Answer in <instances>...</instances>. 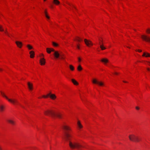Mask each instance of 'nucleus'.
Masks as SVG:
<instances>
[{
  "mask_svg": "<svg viewBox=\"0 0 150 150\" xmlns=\"http://www.w3.org/2000/svg\"><path fill=\"white\" fill-rule=\"evenodd\" d=\"M69 145L71 148L74 149L76 148L79 149V148L82 147V146L79 143L76 142H72L70 141L69 142Z\"/></svg>",
  "mask_w": 150,
  "mask_h": 150,
  "instance_id": "obj_1",
  "label": "nucleus"
},
{
  "mask_svg": "<svg viewBox=\"0 0 150 150\" xmlns=\"http://www.w3.org/2000/svg\"><path fill=\"white\" fill-rule=\"evenodd\" d=\"M45 115H50L52 117H54L55 116H57L59 118H61V115L59 114H55V113L52 110H47L44 112Z\"/></svg>",
  "mask_w": 150,
  "mask_h": 150,
  "instance_id": "obj_2",
  "label": "nucleus"
},
{
  "mask_svg": "<svg viewBox=\"0 0 150 150\" xmlns=\"http://www.w3.org/2000/svg\"><path fill=\"white\" fill-rule=\"evenodd\" d=\"M1 94L9 102H11L14 105L19 104V103L18 100L15 99H9L8 97L5 95L4 93L1 92Z\"/></svg>",
  "mask_w": 150,
  "mask_h": 150,
  "instance_id": "obj_3",
  "label": "nucleus"
},
{
  "mask_svg": "<svg viewBox=\"0 0 150 150\" xmlns=\"http://www.w3.org/2000/svg\"><path fill=\"white\" fill-rule=\"evenodd\" d=\"M129 138L130 140L134 142H139L140 141V139L134 134H132L129 136Z\"/></svg>",
  "mask_w": 150,
  "mask_h": 150,
  "instance_id": "obj_4",
  "label": "nucleus"
},
{
  "mask_svg": "<svg viewBox=\"0 0 150 150\" xmlns=\"http://www.w3.org/2000/svg\"><path fill=\"white\" fill-rule=\"evenodd\" d=\"M71 137L72 135L71 134L69 133L68 132H65L63 138L66 141L69 140L70 138Z\"/></svg>",
  "mask_w": 150,
  "mask_h": 150,
  "instance_id": "obj_5",
  "label": "nucleus"
},
{
  "mask_svg": "<svg viewBox=\"0 0 150 150\" xmlns=\"http://www.w3.org/2000/svg\"><path fill=\"white\" fill-rule=\"evenodd\" d=\"M49 96H50V98L53 100L55 99L56 98V96L54 94H51V93L47 94L46 96L43 95L42 96V97L44 98H46Z\"/></svg>",
  "mask_w": 150,
  "mask_h": 150,
  "instance_id": "obj_6",
  "label": "nucleus"
},
{
  "mask_svg": "<svg viewBox=\"0 0 150 150\" xmlns=\"http://www.w3.org/2000/svg\"><path fill=\"white\" fill-rule=\"evenodd\" d=\"M141 37L144 40L148 42H150V37L147 36L142 35H141Z\"/></svg>",
  "mask_w": 150,
  "mask_h": 150,
  "instance_id": "obj_7",
  "label": "nucleus"
},
{
  "mask_svg": "<svg viewBox=\"0 0 150 150\" xmlns=\"http://www.w3.org/2000/svg\"><path fill=\"white\" fill-rule=\"evenodd\" d=\"M92 82L93 83H96L100 86H102L103 85V83L102 82L98 81L96 79H94L92 81Z\"/></svg>",
  "mask_w": 150,
  "mask_h": 150,
  "instance_id": "obj_8",
  "label": "nucleus"
},
{
  "mask_svg": "<svg viewBox=\"0 0 150 150\" xmlns=\"http://www.w3.org/2000/svg\"><path fill=\"white\" fill-rule=\"evenodd\" d=\"M84 41L87 46L89 47L90 45H93V44L91 41L86 39H85Z\"/></svg>",
  "mask_w": 150,
  "mask_h": 150,
  "instance_id": "obj_9",
  "label": "nucleus"
},
{
  "mask_svg": "<svg viewBox=\"0 0 150 150\" xmlns=\"http://www.w3.org/2000/svg\"><path fill=\"white\" fill-rule=\"evenodd\" d=\"M40 63L42 65L45 64V60L44 58H41L40 60Z\"/></svg>",
  "mask_w": 150,
  "mask_h": 150,
  "instance_id": "obj_10",
  "label": "nucleus"
},
{
  "mask_svg": "<svg viewBox=\"0 0 150 150\" xmlns=\"http://www.w3.org/2000/svg\"><path fill=\"white\" fill-rule=\"evenodd\" d=\"M54 55L56 58H58L60 56L61 54L59 53L58 51H54Z\"/></svg>",
  "mask_w": 150,
  "mask_h": 150,
  "instance_id": "obj_11",
  "label": "nucleus"
},
{
  "mask_svg": "<svg viewBox=\"0 0 150 150\" xmlns=\"http://www.w3.org/2000/svg\"><path fill=\"white\" fill-rule=\"evenodd\" d=\"M15 43L18 47L20 48L21 47L22 45V42L18 41H16Z\"/></svg>",
  "mask_w": 150,
  "mask_h": 150,
  "instance_id": "obj_12",
  "label": "nucleus"
},
{
  "mask_svg": "<svg viewBox=\"0 0 150 150\" xmlns=\"http://www.w3.org/2000/svg\"><path fill=\"white\" fill-rule=\"evenodd\" d=\"M27 84L29 89L30 90H32L33 88V84L29 82H28Z\"/></svg>",
  "mask_w": 150,
  "mask_h": 150,
  "instance_id": "obj_13",
  "label": "nucleus"
},
{
  "mask_svg": "<svg viewBox=\"0 0 150 150\" xmlns=\"http://www.w3.org/2000/svg\"><path fill=\"white\" fill-rule=\"evenodd\" d=\"M46 50L47 52L49 54H50L51 52L54 51V50L52 48H46Z\"/></svg>",
  "mask_w": 150,
  "mask_h": 150,
  "instance_id": "obj_14",
  "label": "nucleus"
},
{
  "mask_svg": "<svg viewBox=\"0 0 150 150\" xmlns=\"http://www.w3.org/2000/svg\"><path fill=\"white\" fill-rule=\"evenodd\" d=\"M62 128L64 129L66 131H69V130H71V129H70V128L69 127H68L67 126L63 125L62 126Z\"/></svg>",
  "mask_w": 150,
  "mask_h": 150,
  "instance_id": "obj_15",
  "label": "nucleus"
},
{
  "mask_svg": "<svg viewBox=\"0 0 150 150\" xmlns=\"http://www.w3.org/2000/svg\"><path fill=\"white\" fill-rule=\"evenodd\" d=\"M142 56L143 57H150V54L148 53L144 52L143 53Z\"/></svg>",
  "mask_w": 150,
  "mask_h": 150,
  "instance_id": "obj_16",
  "label": "nucleus"
},
{
  "mask_svg": "<svg viewBox=\"0 0 150 150\" xmlns=\"http://www.w3.org/2000/svg\"><path fill=\"white\" fill-rule=\"evenodd\" d=\"M29 53L30 54V57L31 58H33L34 57L35 53L34 51H31Z\"/></svg>",
  "mask_w": 150,
  "mask_h": 150,
  "instance_id": "obj_17",
  "label": "nucleus"
},
{
  "mask_svg": "<svg viewBox=\"0 0 150 150\" xmlns=\"http://www.w3.org/2000/svg\"><path fill=\"white\" fill-rule=\"evenodd\" d=\"M99 44L100 45V47L102 50H103L106 49V48L104 46L103 44H101L100 42L99 43Z\"/></svg>",
  "mask_w": 150,
  "mask_h": 150,
  "instance_id": "obj_18",
  "label": "nucleus"
},
{
  "mask_svg": "<svg viewBox=\"0 0 150 150\" xmlns=\"http://www.w3.org/2000/svg\"><path fill=\"white\" fill-rule=\"evenodd\" d=\"M53 3L56 5H58L60 4V2L58 0H53Z\"/></svg>",
  "mask_w": 150,
  "mask_h": 150,
  "instance_id": "obj_19",
  "label": "nucleus"
},
{
  "mask_svg": "<svg viewBox=\"0 0 150 150\" xmlns=\"http://www.w3.org/2000/svg\"><path fill=\"white\" fill-rule=\"evenodd\" d=\"M7 121L9 123L11 124L12 125H14L15 122L13 120H8Z\"/></svg>",
  "mask_w": 150,
  "mask_h": 150,
  "instance_id": "obj_20",
  "label": "nucleus"
},
{
  "mask_svg": "<svg viewBox=\"0 0 150 150\" xmlns=\"http://www.w3.org/2000/svg\"><path fill=\"white\" fill-rule=\"evenodd\" d=\"M71 80L72 82L74 83V84L75 85H78V82L74 79H72Z\"/></svg>",
  "mask_w": 150,
  "mask_h": 150,
  "instance_id": "obj_21",
  "label": "nucleus"
},
{
  "mask_svg": "<svg viewBox=\"0 0 150 150\" xmlns=\"http://www.w3.org/2000/svg\"><path fill=\"white\" fill-rule=\"evenodd\" d=\"M77 125L79 129H81L82 128L83 126L81 125V124L80 123V122L79 121H78L77 122Z\"/></svg>",
  "mask_w": 150,
  "mask_h": 150,
  "instance_id": "obj_22",
  "label": "nucleus"
},
{
  "mask_svg": "<svg viewBox=\"0 0 150 150\" xmlns=\"http://www.w3.org/2000/svg\"><path fill=\"white\" fill-rule=\"evenodd\" d=\"M101 61L104 62L105 63H107L108 62V60L107 59H101Z\"/></svg>",
  "mask_w": 150,
  "mask_h": 150,
  "instance_id": "obj_23",
  "label": "nucleus"
},
{
  "mask_svg": "<svg viewBox=\"0 0 150 150\" xmlns=\"http://www.w3.org/2000/svg\"><path fill=\"white\" fill-rule=\"evenodd\" d=\"M66 3L68 4L70 6H72L76 10H77V8H76L75 6H74L72 4H70V3L67 2H66Z\"/></svg>",
  "mask_w": 150,
  "mask_h": 150,
  "instance_id": "obj_24",
  "label": "nucleus"
},
{
  "mask_svg": "<svg viewBox=\"0 0 150 150\" xmlns=\"http://www.w3.org/2000/svg\"><path fill=\"white\" fill-rule=\"evenodd\" d=\"M27 47L29 50H30L33 49V47L30 45H27Z\"/></svg>",
  "mask_w": 150,
  "mask_h": 150,
  "instance_id": "obj_25",
  "label": "nucleus"
},
{
  "mask_svg": "<svg viewBox=\"0 0 150 150\" xmlns=\"http://www.w3.org/2000/svg\"><path fill=\"white\" fill-rule=\"evenodd\" d=\"M4 108L3 106H2V105L0 106V111L1 112L3 111L4 110Z\"/></svg>",
  "mask_w": 150,
  "mask_h": 150,
  "instance_id": "obj_26",
  "label": "nucleus"
},
{
  "mask_svg": "<svg viewBox=\"0 0 150 150\" xmlns=\"http://www.w3.org/2000/svg\"><path fill=\"white\" fill-rule=\"evenodd\" d=\"M45 17L47 18L48 19H49L50 18V17L47 15V12L46 11H45Z\"/></svg>",
  "mask_w": 150,
  "mask_h": 150,
  "instance_id": "obj_27",
  "label": "nucleus"
},
{
  "mask_svg": "<svg viewBox=\"0 0 150 150\" xmlns=\"http://www.w3.org/2000/svg\"><path fill=\"white\" fill-rule=\"evenodd\" d=\"M82 68L80 65H79L77 67V69L78 71H80L82 70Z\"/></svg>",
  "mask_w": 150,
  "mask_h": 150,
  "instance_id": "obj_28",
  "label": "nucleus"
},
{
  "mask_svg": "<svg viewBox=\"0 0 150 150\" xmlns=\"http://www.w3.org/2000/svg\"><path fill=\"white\" fill-rule=\"evenodd\" d=\"M69 68L72 71H73L74 70V67L72 65H69Z\"/></svg>",
  "mask_w": 150,
  "mask_h": 150,
  "instance_id": "obj_29",
  "label": "nucleus"
},
{
  "mask_svg": "<svg viewBox=\"0 0 150 150\" xmlns=\"http://www.w3.org/2000/svg\"><path fill=\"white\" fill-rule=\"evenodd\" d=\"M52 43L53 45L55 47H57L58 45L57 43L54 42H52Z\"/></svg>",
  "mask_w": 150,
  "mask_h": 150,
  "instance_id": "obj_30",
  "label": "nucleus"
},
{
  "mask_svg": "<svg viewBox=\"0 0 150 150\" xmlns=\"http://www.w3.org/2000/svg\"><path fill=\"white\" fill-rule=\"evenodd\" d=\"M5 33H6L8 37H10V35L9 33L7 32V29H6V31L4 32Z\"/></svg>",
  "mask_w": 150,
  "mask_h": 150,
  "instance_id": "obj_31",
  "label": "nucleus"
},
{
  "mask_svg": "<svg viewBox=\"0 0 150 150\" xmlns=\"http://www.w3.org/2000/svg\"><path fill=\"white\" fill-rule=\"evenodd\" d=\"M0 31H4V30L2 28V26L0 25Z\"/></svg>",
  "mask_w": 150,
  "mask_h": 150,
  "instance_id": "obj_32",
  "label": "nucleus"
},
{
  "mask_svg": "<svg viewBox=\"0 0 150 150\" xmlns=\"http://www.w3.org/2000/svg\"><path fill=\"white\" fill-rule=\"evenodd\" d=\"M146 32L147 33L150 34V29L149 28L147 29L146 30Z\"/></svg>",
  "mask_w": 150,
  "mask_h": 150,
  "instance_id": "obj_33",
  "label": "nucleus"
},
{
  "mask_svg": "<svg viewBox=\"0 0 150 150\" xmlns=\"http://www.w3.org/2000/svg\"><path fill=\"white\" fill-rule=\"evenodd\" d=\"M75 40H76L78 42H80V40L79 39V38L77 37V38H76Z\"/></svg>",
  "mask_w": 150,
  "mask_h": 150,
  "instance_id": "obj_34",
  "label": "nucleus"
},
{
  "mask_svg": "<svg viewBox=\"0 0 150 150\" xmlns=\"http://www.w3.org/2000/svg\"><path fill=\"white\" fill-rule=\"evenodd\" d=\"M59 57H60V58L61 59H64V58L63 57V55L62 54H61Z\"/></svg>",
  "mask_w": 150,
  "mask_h": 150,
  "instance_id": "obj_35",
  "label": "nucleus"
},
{
  "mask_svg": "<svg viewBox=\"0 0 150 150\" xmlns=\"http://www.w3.org/2000/svg\"><path fill=\"white\" fill-rule=\"evenodd\" d=\"M76 47H77V48L78 49H80L79 45H78H78H76Z\"/></svg>",
  "mask_w": 150,
  "mask_h": 150,
  "instance_id": "obj_36",
  "label": "nucleus"
},
{
  "mask_svg": "<svg viewBox=\"0 0 150 150\" xmlns=\"http://www.w3.org/2000/svg\"><path fill=\"white\" fill-rule=\"evenodd\" d=\"M99 43L100 42L101 44H103V41L101 40H100L99 39Z\"/></svg>",
  "mask_w": 150,
  "mask_h": 150,
  "instance_id": "obj_37",
  "label": "nucleus"
},
{
  "mask_svg": "<svg viewBox=\"0 0 150 150\" xmlns=\"http://www.w3.org/2000/svg\"><path fill=\"white\" fill-rule=\"evenodd\" d=\"M78 62H81V59H80V58L79 57V58H78Z\"/></svg>",
  "mask_w": 150,
  "mask_h": 150,
  "instance_id": "obj_38",
  "label": "nucleus"
},
{
  "mask_svg": "<svg viewBox=\"0 0 150 150\" xmlns=\"http://www.w3.org/2000/svg\"><path fill=\"white\" fill-rule=\"evenodd\" d=\"M136 109L137 110H138L139 109V108L137 106L136 107Z\"/></svg>",
  "mask_w": 150,
  "mask_h": 150,
  "instance_id": "obj_39",
  "label": "nucleus"
},
{
  "mask_svg": "<svg viewBox=\"0 0 150 150\" xmlns=\"http://www.w3.org/2000/svg\"><path fill=\"white\" fill-rule=\"evenodd\" d=\"M137 51H138L139 52H141L142 51V50H137Z\"/></svg>",
  "mask_w": 150,
  "mask_h": 150,
  "instance_id": "obj_40",
  "label": "nucleus"
},
{
  "mask_svg": "<svg viewBox=\"0 0 150 150\" xmlns=\"http://www.w3.org/2000/svg\"><path fill=\"white\" fill-rule=\"evenodd\" d=\"M114 74H115L116 75H117L118 74V73H117L116 72H115Z\"/></svg>",
  "mask_w": 150,
  "mask_h": 150,
  "instance_id": "obj_41",
  "label": "nucleus"
},
{
  "mask_svg": "<svg viewBox=\"0 0 150 150\" xmlns=\"http://www.w3.org/2000/svg\"><path fill=\"white\" fill-rule=\"evenodd\" d=\"M21 105V106L23 108H24V109H25V107H24V106H22V105Z\"/></svg>",
  "mask_w": 150,
  "mask_h": 150,
  "instance_id": "obj_42",
  "label": "nucleus"
},
{
  "mask_svg": "<svg viewBox=\"0 0 150 150\" xmlns=\"http://www.w3.org/2000/svg\"><path fill=\"white\" fill-rule=\"evenodd\" d=\"M79 39L80 40V41H81V40H82V39L81 38H79Z\"/></svg>",
  "mask_w": 150,
  "mask_h": 150,
  "instance_id": "obj_43",
  "label": "nucleus"
},
{
  "mask_svg": "<svg viewBox=\"0 0 150 150\" xmlns=\"http://www.w3.org/2000/svg\"><path fill=\"white\" fill-rule=\"evenodd\" d=\"M148 62L149 63V64L150 65V62Z\"/></svg>",
  "mask_w": 150,
  "mask_h": 150,
  "instance_id": "obj_44",
  "label": "nucleus"
},
{
  "mask_svg": "<svg viewBox=\"0 0 150 150\" xmlns=\"http://www.w3.org/2000/svg\"><path fill=\"white\" fill-rule=\"evenodd\" d=\"M147 69L148 71H149L150 70V69L149 68H147Z\"/></svg>",
  "mask_w": 150,
  "mask_h": 150,
  "instance_id": "obj_45",
  "label": "nucleus"
},
{
  "mask_svg": "<svg viewBox=\"0 0 150 150\" xmlns=\"http://www.w3.org/2000/svg\"><path fill=\"white\" fill-rule=\"evenodd\" d=\"M41 55L42 56H44V55H43V54H42Z\"/></svg>",
  "mask_w": 150,
  "mask_h": 150,
  "instance_id": "obj_46",
  "label": "nucleus"
},
{
  "mask_svg": "<svg viewBox=\"0 0 150 150\" xmlns=\"http://www.w3.org/2000/svg\"><path fill=\"white\" fill-rule=\"evenodd\" d=\"M123 82H125V83H127V82L126 81H123Z\"/></svg>",
  "mask_w": 150,
  "mask_h": 150,
  "instance_id": "obj_47",
  "label": "nucleus"
},
{
  "mask_svg": "<svg viewBox=\"0 0 150 150\" xmlns=\"http://www.w3.org/2000/svg\"><path fill=\"white\" fill-rule=\"evenodd\" d=\"M0 150H2V149L1 147H0Z\"/></svg>",
  "mask_w": 150,
  "mask_h": 150,
  "instance_id": "obj_48",
  "label": "nucleus"
},
{
  "mask_svg": "<svg viewBox=\"0 0 150 150\" xmlns=\"http://www.w3.org/2000/svg\"><path fill=\"white\" fill-rule=\"evenodd\" d=\"M1 70H2V69H0V71H1Z\"/></svg>",
  "mask_w": 150,
  "mask_h": 150,
  "instance_id": "obj_49",
  "label": "nucleus"
},
{
  "mask_svg": "<svg viewBox=\"0 0 150 150\" xmlns=\"http://www.w3.org/2000/svg\"><path fill=\"white\" fill-rule=\"evenodd\" d=\"M11 35L12 36H13L12 35Z\"/></svg>",
  "mask_w": 150,
  "mask_h": 150,
  "instance_id": "obj_50",
  "label": "nucleus"
},
{
  "mask_svg": "<svg viewBox=\"0 0 150 150\" xmlns=\"http://www.w3.org/2000/svg\"><path fill=\"white\" fill-rule=\"evenodd\" d=\"M128 47L129 48H130L129 47Z\"/></svg>",
  "mask_w": 150,
  "mask_h": 150,
  "instance_id": "obj_51",
  "label": "nucleus"
},
{
  "mask_svg": "<svg viewBox=\"0 0 150 150\" xmlns=\"http://www.w3.org/2000/svg\"><path fill=\"white\" fill-rule=\"evenodd\" d=\"M44 1H45L46 0H44Z\"/></svg>",
  "mask_w": 150,
  "mask_h": 150,
  "instance_id": "obj_52",
  "label": "nucleus"
}]
</instances>
